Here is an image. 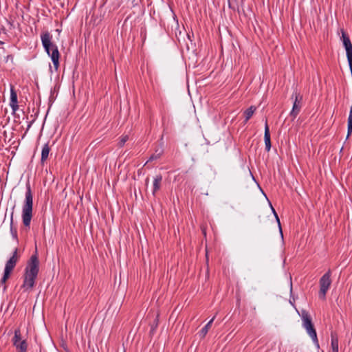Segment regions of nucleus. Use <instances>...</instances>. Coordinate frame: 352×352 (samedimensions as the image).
Listing matches in <instances>:
<instances>
[{"instance_id": "6e6552de", "label": "nucleus", "mask_w": 352, "mask_h": 352, "mask_svg": "<svg viewBox=\"0 0 352 352\" xmlns=\"http://www.w3.org/2000/svg\"><path fill=\"white\" fill-rule=\"evenodd\" d=\"M294 98L292 109L290 112V116L295 119L300 111L301 104L302 101V96L300 95L297 91H294L292 96Z\"/></svg>"}, {"instance_id": "4468645a", "label": "nucleus", "mask_w": 352, "mask_h": 352, "mask_svg": "<svg viewBox=\"0 0 352 352\" xmlns=\"http://www.w3.org/2000/svg\"><path fill=\"white\" fill-rule=\"evenodd\" d=\"M50 151V148L49 146L48 143L44 144V146H43V148H42V151H41V163L42 164H44V163L48 158Z\"/></svg>"}, {"instance_id": "aec40b11", "label": "nucleus", "mask_w": 352, "mask_h": 352, "mask_svg": "<svg viewBox=\"0 0 352 352\" xmlns=\"http://www.w3.org/2000/svg\"><path fill=\"white\" fill-rule=\"evenodd\" d=\"M256 111V107H254V106H251L250 107H249L248 109H246L244 112V116H245V122H248L250 118L252 116V115L254 114V111Z\"/></svg>"}, {"instance_id": "f03ea898", "label": "nucleus", "mask_w": 352, "mask_h": 352, "mask_svg": "<svg viewBox=\"0 0 352 352\" xmlns=\"http://www.w3.org/2000/svg\"><path fill=\"white\" fill-rule=\"evenodd\" d=\"M39 272V260L37 250L32 254L27 263L23 275V283L21 286L25 291L32 289Z\"/></svg>"}, {"instance_id": "6ab92c4d", "label": "nucleus", "mask_w": 352, "mask_h": 352, "mask_svg": "<svg viewBox=\"0 0 352 352\" xmlns=\"http://www.w3.org/2000/svg\"><path fill=\"white\" fill-rule=\"evenodd\" d=\"M215 316H214L199 331V335L201 338H204L207 333L208 332V330L211 327V325L214 320Z\"/></svg>"}, {"instance_id": "a211bd4d", "label": "nucleus", "mask_w": 352, "mask_h": 352, "mask_svg": "<svg viewBox=\"0 0 352 352\" xmlns=\"http://www.w3.org/2000/svg\"><path fill=\"white\" fill-rule=\"evenodd\" d=\"M10 230V233L12 234V238L15 241H18L17 229L16 227L14 226V223H13V212L11 214Z\"/></svg>"}, {"instance_id": "bb28decb", "label": "nucleus", "mask_w": 352, "mask_h": 352, "mask_svg": "<svg viewBox=\"0 0 352 352\" xmlns=\"http://www.w3.org/2000/svg\"><path fill=\"white\" fill-rule=\"evenodd\" d=\"M135 0H132V2L133 3Z\"/></svg>"}, {"instance_id": "2eb2a0df", "label": "nucleus", "mask_w": 352, "mask_h": 352, "mask_svg": "<svg viewBox=\"0 0 352 352\" xmlns=\"http://www.w3.org/2000/svg\"><path fill=\"white\" fill-rule=\"evenodd\" d=\"M162 181V176L161 175H157L155 177L153 180V195H155L156 192L160 189L161 183Z\"/></svg>"}, {"instance_id": "4be33fe9", "label": "nucleus", "mask_w": 352, "mask_h": 352, "mask_svg": "<svg viewBox=\"0 0 352 352\" xmlns=\"http://www.w3.org/2000/svg\"><path fill=\"white\" fill-rule=\"evenodd\" d=\"M271 208H272V212H273V213L274 214V217L276 218V221L278 223V226L280 233L281 234V236L283 237V232H282V228H281V224H280L278 216L276 212L275 211V210L274 209V208L272 206H271Z\"/></svg>"}, {"instance_id": "5701e85b", "label": "nucleus", "mask_w": 352, "mask_h": 352, "mask_svg": "<svg viewBox=\"0 0 352 352\" xmlns=\"http://www.w3.org/2000/svg\"><path fill=\"white\" fill-rule=\"evenodd\" d=\"M128 140H129V136H128V135H123V136H122V137L120 138V139L119 142H118V146H119L120 147H122V146L124 145L125 142H126Z\"/></svg>"}, {"instance_id": "7ed1b4c3", "label": "nucleus", "mask_w": 352, "mask_h": 352, "mask_svg": "<svg viewBox=\"0 0 352 352\" xmlns=\"http://www.w3.org/2000/svg\"><path fill=\"white\" fill-rule=\"evenodd\" d=\"M52 36L48 32H45L41 35L42 45L48 56H50L55 70L58 71L60 53L56 45L52 42Z\"/></svg>"}, {"instance_id": "dca6fc26", "label": "nucleus", "mask_w": 352, "mask_h": 352, "mask_svg": "<svg viewBox=\"0 0 352 352\" xmlns=\"http://www.w3.org/2000/svg\"><path fill=\"white\" fill-rule=\"evenodd\" d=\"M331 346L332 352H338V338L335 333L331 335Z\"/></svg>"}, {"instance_id": "39448f33", "label": "nucleus", "mask_w": 352, "mask_h": 352, "mask_svg": "<svg viewBox=\"0 0 352 352\" xmlns=\"http://www.w3.org/2000/svg\"><path fill=\"white\" fill-rule=\"evenodd\" d=\"M19 256L18 255V249L15 248L12 256L6 262L3 276L1 280L0 285H3V289H6V282L9 278L10 275L18 262Z\"/></svg>"}, {"instance_id": "0eeeda50", "label": "nucleus", "mask_w": 352, "mask_h": 352, "mask_svg": "<svg viewBox=\"0 0 352 352\" xmlns=\"http://www.w3.org/2000/svg\"><path fill=\"white\" fill-rule=\"evenodd\" d=\"M12 341L18 352H27L28 342L26 340H22L21 333L19 329H15L14 336Z\"/></svg>"}, {"instance_id": "423d86ee", "label": "nucleus", "mask_w": 352, "mask_h": 352, "mask_svg": "<svg viewBox=\"0 0 352 352\" xmlns=\"http://www.w3.org/2000/svg\"><path fill=\"white\" fill-rule=\"evenodd\" d=\"M331 271L329 270L320 279L319 297L325 299L326 294L331 285Z\"/></svg>"}, {"instance_id": "a878e982", "label": "nucleus", "mask_w": 352, "mask_h": 352, "mask_svg": "<svg viewBox=\"0 0 352 352\" xmlns=\"http://www.w3.org/2000/svg\"><path fill=\"white\" fill-rule=\"evenodd\" d=\"M4 43L1 41H0V45H3Z\"/></svg>"}, {"instance_id": "20e7f679", "label": "nucleus", "mask_w": 352, "mask_h": 352, "mask_svg": "<svg viewBox=\"0 0 352 352\" xmlns=\"http://www.w3.org/2000/svg\"><path fill=\"white\" fill-rule=\"evenodd\" d=\"M33 193L29 182L26 184L25 200L22 206V221L25 227L30 228L32 218Z\"/></svg>"}, {"instance_id": "9b49d317", "label": "nucleus", "mask_w": 352, "mask_h": 352, "mask_svg": "<svg viewBox=\"0 0 352 352\" xmlns=\"http://www.w3.org/2000/svg\"><path fill=\"white\" fill-rule=\"evenodd\" d=\"M299 315L302 319V324L303 327H307L308 326L314 324L312 322L311 317L307 310L302 309L300 313H299Z\"/></svg>"}, {"instance_id": "393cba45", "label": "nucleus", "mask_w": 352, "mask_h": 352, "mask_svg": "<svg viewBox=\"0 0 352 352\" xmlns=\"http://www.w3.org/2000/svg\"><path fill=\"white\" fill-rule=\"evenodd\" d=\"M145 182H146V185L148 184V182H149V178H148V177H147V178L146 179Z\"/></svg>"}, {"instance_id": "ddd939ff", "label": "nucleus", "mask_w": 352, "mask_h": 352, "mask_svg": "<svg viewBox=\"0 0 352 352\" xmlns=\"http://www.w3.org/2000/svg\"><path fill=\"white\" fill-rule=\"evenodd\" d=\"M264 141L265 144V150L268 152L271 149L270 132L267 121L265 124Z\"/></svg>"}, {"instance_id": "f257e3e1", "label": "nucleus", "mask_w": 352, "mask_h": 352, "mask_svg": "<svg viewBox=\"0 0 352 352\" xmlns=\"http://www.w3.org/2000/svg\"><path fill=\"white\" fill-rule=\"evenodd\" d=\"M39 272V260L37 250L32 254L27 263L23 275V283L21 286L25 291L32 289Z\"/></svg>"}, {"instance_id": "412c9836", "label": "nucleus", "mask_w": 352, "mask_h": 352, "mask_svg": "<svg viewBox=\"0 0 352 352\" xmlns=\"http://www.w3.org/2000/svg\"><path fill=\"white\" fill-rule=\"evenodd\" d=\"M352 133V106L350 108L349 115L348 117V129H347V138Z\"/></svg>"}, {"instance_id": "f8f14e48", "label": "nucleus", "mask_w": 352, "mask_h": 352, "mask_svg": "<svg viewBox=\"0 0 352 352\" xmlns=\"http://www.w3.org/2000/svg\"><path fill=\"white\" fill-rule=\"evenodd\" d=\"M299 315L302 319V324L303 327H307L308 326L314 324L312 322L311 317L307 310L302 309L300 313H299Z\"/></svg>"}, {"instance_id": "1a4fd4ad", "label": "nucleus", "mask_w": 352, "mask_h": 352, "mask_svg": "<svg viewBox=\"0 0 352 352\" xmlns=\"http://www.w3.org/2000/svg\"><path fill=\"white\" fill-rule=\"evenodd\" d=\"M307 333V334L310 336L314 344L316 346L317 349H319L320 344L317 337V333L316 329L314 328V324L308 326L307 327H304Z\"/></svg>"}, {"instance_id": "b1692460", "label": "nucleus", "mask_w": 352, "mask_h": 352, "mask_svg": "<svg viewBox=\"0 0 352 352\" xmlns=\"http://www.w3.org/2000/svg\"><path fill=\"white\" fill-rule=\"evenodd\" d=\"M13 60H14V57H13V56H12V55H11V54L8 55V56L5 58V60H6V62H8V61L13 62Z\"/></svg>"}, {"instance_id": "9d476101", "label": "nucleus", "mask_w": 352, "mask_h": 352, "mask_svg": "<svg viewBox=\"0 0 352 352\" xmlns=\"http://www.w3.org/2000/svg\"><path fill=\"white\" fill-rule=\"evenodd\" d=\"M10 105L12 108V113H15V112L19 109V105H18L17 94L12 86H11V88H10Z\"/></svg>"}, {"instance_id": "f3484780", "label": "nucleus", "mask_w": 352, "mask_h": 352, "mask_svg": "<svg viewBox=\"0 0 352 352\" xmlns=\"http://www.w3.org/2000/svg\"><path fill=\"white\" fill-rule=\"evenodd\" d=\"M163 152H164V150H163L162 146H158L157 148H156L155 153L151 155V157H149L147 162L159 159L163 154Z\"/></svg>"}]
</instances>
